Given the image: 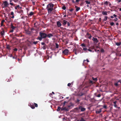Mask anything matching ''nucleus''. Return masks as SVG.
<instances>
[{
	"label": "nucleus",
	"mask_w": 121,
	"mask_h": 121,
	"mask_svg": "<svg viewBox=\"0 0 121 121\" xmlns=\"http://www.w3.org/2000/svg\"><path fill=\"white\" fill-rule=\"evenodd\" d=\"M39 36H38L37 39L40 41H41L43 39H45L47 37V34L44 33L40 32L39 33Z\"/></svg>",
	"instance_id": "1"
},
{
	"label": "nucleus",
	"mask_w": 121,
	"mask_h": 121,
	"mask_svg": "<svg viewBox=\"0 0 121 121\" xmlns=\"http://www.w3.org/2000/svg\"><path fill=\"white\" fill-rule=\"evenodd\" d=\"M54 4L52 3H50L48 4L47 6V9L48 10V12L49 13H50L53 10Z\"/></svg>",
	"instance_id": "2"
},
{
	"label": "nucleus",
	"mask_w": 121,
	"mask_h": 121,
	"mask_svg": "<svg viewBox=\"0 0 121 121\" xmlns=\"http://www.w3.org/2000/svg\"><path fill=\"white\" fill-rule=\"evenodd\" d=\"M30 106L32 109H34L35 107H37L38 106L37 104L34 103H30Z\"/></svg>",
	"instance_id": "3"
},
{
	"label": "nucleus",
	"mask_w": 121,
	"mask_h": 121,
	"mask_svg": "<svg viewBox=\"0 0 121 121\" xmlns=\"http://www.w3.org/2000/svg\"><path fill=\"white\" fill-rule=\"evenodd\" d=\"M2 5H4V6L3 8H4L7 7L9 5V4L7 1H5L3 2Z\"/></svg>",
	"instance_id": "4"
},
{
	"label": "nucleus",
	"mask_w": 121,
	"mask_h": 121,
	"mask_svg": "<svg viewBox=\"0 0 121 121\" xmlns=\"http://www.w3.org/2000/svg\"><path fill=\"white\" fill-rule=\"evenodd\" d=\"M69 52V51L68 49H65L63 51L62 53L65 55H67Z\"/></svg>",
	"instance_id": "5"
},
{
	"label": "nucleus",
	"mask_w": 121,
	"mask_h": 121,
	"mask_svg": "<svg viewBox=\"0 0 121 121\" xmlns=\"http://www.w3.org/2000/svg\"><path fill=\"white\" fill-rule=\"evenodd\" d=\"M86 37L87 38L90 39L92 37V36L90 34L87 33L86 35Z\"/></svg>",
	"instance_id": "6"
},
{
	"label": "nucleus",
	"mask_w": 121,
	"mask_h": 121,
	"mask_svg": "<svg viewBox=\"0 0 121 121\" xmlns=\"http://www.w3.org/2000/svg\"><path fill=\"white\" fill-rule=\"evenodd\" d=\"M79 109L80 110L81 112L84 111L86 110V109L82 106H80L79 107Z\"/></svg>",
	"instance_id": "7"
},
{
	"label": "nucleus",
	"mask_w": 121,
	"mask_h": 121,
	"mask_svg": "<svg viewBox=\"0 0 121 121\" xmlns=\"http://www.w3.org/2000/svg\"><path fill=\"white\" fill-rule=\"evenodd\" d=\"M67 22L68 21H67L65 20H64L62 21L61 23L63 25V26H65L67 24Z\"/></svg>",
	"instance_id": "8"
},
{
	"label": "nucleus",
	"mask_w": 121,
	"mask_h": 121,
	"mask_svg": "<svg viewBox=\"0 0 121 121\" xmlns=\"http://www.w3.org/2000/svg\"><path fill=\"white\" fill-rule=\"evenodd\" d=\"M92 40L94 41V42H95L96 43H97L99 41L97 38L93 37L92 38Z\"/></svg>",
	"instance_id": "9"
},
{
	"label": "nucleus",
	"mask_w": 121,
	"mask_h": 121,
	"mask_svg": "<svg viewBox=\"0 0 121 121\" xmlns=\"http://www.w3.org/2000/svg\"><path fill=\"white\" fill-rule=\"evenodd\" d=\"M57 25L58 27H59L61 26V24L59 21L57 22Z\"/></svg>",
	"instance_id": "10"
},
{
	"label": "nucleus",
	"mask_w": 121,
	"mask_h": 121,
	"mask_svg": "<svg viewBox=\"0 0 121 121\" xmlns=\"http://www.w3.org/2000/svg\"><path fill=\"white\" fill-rule=\"evenodd\" d=\"M53 36V35L51 33L48 34L47 35V37L49 38H50L51 37H52Z\"/></svg>",
	"instance_id": "11"
},
{
	"label": "nucleus",
	"mask_w": 121,
	"mask_h": 121,
	"mask_svg": "<svg viewBox=\"0 0 121 121\" xmlns=\"http://www.w3.org/2000/svg\"><path fill=\"white\" fill-rule=\"evenodd\" d=\"M77 50L78 49L75 48H74L73 50V51L74 52V53L75 55H77V53H78L77 52Z\"/></svg>",
	"instance_id": "12"
},
{
	"label": "nucleus",
	"mask_w": 121,
	"mask_h": 121,
	"mask_svg": "<svg viewBox=\"0 0 121 121\" xmlns=\"http://www.w3.org/2000/svg\"><path fill=\"white\" fill-rule=\"evenodd\" d=\"M6 48L8 49L9 51L11 50V48H10V46L9 45H6Z\"/></svg>",
	"instance_id": "13"
},
{
	"label": "nucleus",
	"mask_w": 121,
	"mask_h": 121,
	"mask_svg": "<svg viewBox=\"0 0 121 121\" xmlns=\"http://www.w3.org/2000/svg\"><path fill=\"white\" fill-rule=\"evenodd\" d=\"M11 27L12 29H14L16 28V27L13 26L12 23H11Z\"/></svg>",
	"instance_id": "14"
},
{
	"label": "nucleus",
	"mask_w": 121,
	"mask_h": 121,
	"mask_svg": "<svg viewBox=\"0 0 121 121\" xmlns=\"http://www.w3.org/2000/svg\"><path fill=\"white\" fill-rule=\"evenodd\" d=\"M75 7L76 8V12L78 11L80 9V8L77 7L76 6H75Z\"/></svg>",
	"instance_id": "15"
},
{
	"label": "nucleus",
	"mask_w": 121,
	"mask_h": 121,
	"mask_svg": "<svg viewBox=\"0 0 121 121\" xmlns=\"http://www.w3.org/2000/svg\"><path fill=\"white\" fill-rule=\"evenodd\" d=\"M102 13L103 15H105L106 16L107 15V12L106 11L103 12Z\"/></svg>",
	"instance_id": "16"
},
{
	"label": "nucleus",
	"mask_w": 121,
	"mask_h": 121,
	"mask_svg": "<svg viewBox=\"0 0 121 121\" xmlns=\"http://www.w3.org/2000/svg\"><path fill=\"white\" fill-rule=\"evenodd\" d=\"M2 29V31L0 32V34L2 36H3L4 35V32L3 29Z\"/></svg>",
	"instance_id": "17"
},
{
	"label": "nucleus",
	"mask_w": 121,
	"mask_h": 121,
	"mask_svg": "<svg viewBox=\"0 0 121 121\" xmlns=\"http://www.w3.org/2000/svg\"><path fill=\"white\" fill-rule=\"evenodd\" d=\"M101 111V109H100L98 111H96V114H99L100 113Z\"/></svg>",
	"instance_id": "18"
},
{
	"label": "nucleus",
	"mask_w": 121,
	"mask_h": 121,
	"mask_svg": "<svg viewBox=\"0 0 121 121\" xmlns=\"http://www.w3.org/2000/svg\"><path fill=\"white\" fill-rule=\"evenodd\" d=\"M116 45L117 46L120 45L121 44V42H117L115 43Z\"/></svg>",
	"instance_id": "19"
},
{
	"label": "nucleus",
	"mask_w": 121,
	"mask_h": 121,
	"mask_svg": "<svg viewBox=\"0 0 121 121\" xmlns=\"http://www.w3.org/2000/svg\"><path fill=\"white\" fill-rule=\"evenodd\" d=\"M13 0H9L10 3H9V4L12 6H13L14 4L13 3L11 2Z\"/></svg>",
	"instance_id": "20"
},
{
	"label": "nucleus",
	"mask_w": 121,
	"mask_h": 121,
	"mask_svg": "<svg viewBox=\"0 0 121 121\" xmlns=\"http://www.w3.org/2000/svg\"><path fill=\"white\" fill-rule=\"evenodd\" d=\"M64 110H65L66 111H69V108H67L66 107H64Z\"/></svg>",
	"instance_id": "21"
},
{
	"label": "nucleus",
	"mask_w": 121,
	"mask_h": 121,
	"mask_svg": "<svg viewBox=\"0 0 121 121\" xmlns=\"http://www.w3.org/2000/svg\"><path fill=\"white\" fill-rule=\"evenodd\" d=\"M5 21L4 20H2L0 24V25L1 26H3V23Z\"/></svg>",
	"instance_id": "22"
},
{
	"label": "nucleus",
	"mask_w": 121,
	"mask_h": 121,
	"mask_svg": "<svg viewBox=\"0 0 121 121\" xmlns=\"http://www.w3.org/2000/svg\"><path fill=\"white\" fill-rule=\"evenodd\" d=\"M83 95L84 94L83 93H81L78 94V95L79 96H81Z\"/></svg>",
	"instance_id": "23"
},
{
	"label": "nucleus",
	"mask_w": 121,
	"mask_h": 121,
	"mask_svg": "<svg viewBox=\"0 0 121 121\" xmlns=\"http://www.w3.org/2000/svg\"><path fill=\"white\" fill-rule=\"evenodd\" d=\"M34 13H33L32 12H30L29 14V15L30 16H31L34 14Z\"/></svg>",
	"instance_id": "24"
},
{
	"label": "nucleus",
	"mask_w": 121,
	"mask_h": 121,
	"mask_svg": "<svg viewBox=\"0 0 121 121\" xmlns=\"http://www.w3.org/2000/svg\"><path fill=\"white\" fill-rule=\"evenodd\" d=\"M108 19V17L106 16H105L104 17V18L103 20L104 21H106Z\"/></svg>",
	"instance_id": "25"
},
{
	"label": "nucleus",
	"mask_w": 121,
	"mask_h": 121,
	"mask_svg": "<svg viewBox=\"0 0 121 121\" xmlns=\"http://www.w3.org/2000/svg\"><path fill=\"white\" fill-rule=\"evenodd\" d=\"M85 2L86 3L88 4H90L91 2L90 1H89L88 0H86L85 1Z\"/></svg>",
	"instance_id": "26"
},
{
	"label": "nucleus",
	"mask_w": 121,
	"mask_h": 121,
	"mask_svg": "<svg viewBox=\"0 0 121 121\" xmlns=\"http://www.w3.org/2000/svg\"><path fill=\"white\" fill-rule=\"evenodd\" d=\"M80 101V100L79 99H77L75 101V102L77 103H78Z\"/></svg>",
	"instance_id": "27"
},
{
	"label": "nucleus",
	"mask_w": 121,
	"mask_h": 121,
	"mask_svg": "<svg viewBox=\"0 0 121 121\" xmlns=\"http://www.w3.org/2000/svg\"><path fill=\"white\" fill-rule=\"evenodd\" d=\"M92 79L93 80L95 81H96L97 80V78H94L93 77H92Z\"/></svg>",
	"instance_id": "28"
},
{
	"label": "nucleus",
	"mask_w": 121,
	"mask_h": 121,
	"mask_svg": "<svg viewBox=\"0 0 121 121\" xmlns=\"http://www.w3.org/2000/svg\"><path fill=\"white\" fill-rule=\"evenodd\" d=\"M60 109L61 108L60 107H58V108L56 110L57 111H59L60 110Z\"/></svg>",
	"instance_id": "29"
},
{
	"label": "nucleus",
	"mask_w": 121,
	"mask_h": 121,
	"mask_svg": "<svg viewBox=\"0 0 121 121\" xmlns=\"http://www.w3.org/2000/svg\"><path fill=\"white\" fill-rule=\"evenodd\" d=\"M79 121H86L82 117L81 118V120H79Z\"/></svg>",
	"instance_id": "30"
},
{
	"label": "nucleus",
	"mask_w": 121,
	"mask_h": 121,
	"mask_svg": "<svg viewBox=\"0 0 121 121\" xmlns=\"http://www.w3.org/2000/svg\"><path fill=\"white\" fill-rule=\"evenodd\" d=\"M67 26H70V22H68V21L67 23Z\"/></svg>",
	"instance_id": "31"
},
{
	"label": "nucleus",
	"mask_w": 121,
	"mask_h": 121,
	"mask_svg": "<svg viewBox=\"0 0 121 121\" xmlns=\"http://www.w3.org/2000/svg\"><path fill=\"white\" fill-rule=\"evenodd\" d=\"M19 7V5H16L15 7V9H17V8L18 7Z\"/></svg>",
	"instance_id": "32"
},
{
	"label": "nucleus",
	"mask_w": 121,
	"mask_h": 121,
	"mask_svg": "<svg viewBox=\"0 0 121 121\" xmlns=\"http://www.w3.org/2000/svg\"><path fill=\"white\" fill-rule=\"evenodd\" d=\"M104 4L107 5L108 4V2L107 1L105 2L104 3Z\"/></svg>",
	"instance_id": "33"
},
{
	"label": "nucleus",
	"mask_w": 121,
	"mask_h": 121,
	"mask_svg": "<svg viewBox=\"0 0 121 121\" xmlns=\"http://www.w3.org/2000/svg\"><path fill=\"white\" fill-rule=\"evenodd\" d=\"M88 50L90 52H93L94 51L93 50H92V49H88Z\"/></svg>",
	"instance_id": "34"
},
{
	"label": "nucleus",
	"mask_w": 121,
	"mask_h": 121,
	"mask_svg": "<svg viewBox=\"0 0 121 121\" xmlns=\"http://www.w3.org/2000/svg\"><path fill=\"white\" fill-rule=\"evenodd\" d=\"M56 48H59V45L57 43H56Z\"/></svg>",
	"instance_id": "35"
},
{
	"label": "nucleus",
	"mask_w": 121,
	"mask_h": 121,
	"mask_svg": "<svg viewBox=\"0 0 121 121\" xmlns=\"http://www.w3.org/2000/svg\"><path fill=\"white\" fill-rule=\"evenodd\" d=\"M110 25L111 26H113L114 25V23L113 22H111L110 23Z\"/></svg>",
	"instance_id": "36"
},
{
	"label": "nucleus",
	"mask_w": 121,
	"mask_h": 121,
	"mask_svg": "<svg viewBox=\"0 0 121 121\" xmlns=\"http://www.w3.org/2000/svg\"><path fill=\"white\" fill-rule=\"evenodd\" d=\"M81 46H83V47H86V46H85V44H84L83 43L82 44H81Z\"/></svg>",
	"instance_id": "37"
},
{
	"label": "nucleus",
	"mask_w": 121,
	"mask_h": 121,
	"mask_svg": "<svg viewBox=\"0 0 121 121\" xmlns=\"http://www.w3.org/2000/svg\"><path fill=\"white\" fill-rule=\"evenodd\" d=\"M114 85H115L116 86H117L118 85V82L115 83L114 84Z\"/></svg>",
	"instance_id": "38"
},
{
	"label": "nucleus",
	"mask_w": 121,
	"mask_h": 121,
	"mask_svg": "<svg viewBox=\"0 0 121 121\" xmlns=\"http://www.w3.org/2000/svg\"><path fill=\"white\" fill-rule=\"evenodd\" d=\"M103 108H105V109H106L107 108V106L105 105H104L103 106Z\"/></svg>",
	"instance_id": "39"
},
{
	"label": "nucleus",
	"mask_w": 121,
	"mask_h": 121,
	"mask_svg": "<svg viewBox=\"0 0 121 121\" xmlns=\"http://www.w3.org/2000/svg\"><path fill=\"white\" fill-rule=\"evenodd\" d=\"M42 48L43 49L45 50L46 49V46H43Z\"/></svg>",
	"instance_id": "40"
},
{
	"label": "nucleus",
	"mask_w": 121,
	"mask_h": 121,
	"mask_svg": "<svg viewBox=\"0 0 121 121\" xmlns=\"http://www.w3.org/2000/svg\"><path fill=\"white\" fill-rule=\"evenodd\" d=\"M66 8V7L65 6H63L62 7V9L64 10Z\"/></svg>",
	"instance_id": "41"
},
{
	"label": "nucleus",
	"mask_w": 121,
	"mask_h": 121,
	"mask_svg": "<svg viewBox=\"0 0 121 121\" xmlns=\"http://www.w3.org/2000/svg\"><path fill=\"white\" fill-rule=\"evenodd\" d=\"M38 42V41H34L33 42V43L35 44H36Z\"/></svg>",
	"instance_id": "42"
},
{
	"label": "nucleus",
	"mask_w": 121,
	"mask_h": 121,
	"mask_svg": "<svg viewBox=\"0 0 121 121\" xmlns=\"http://www.w3.org/2000/svg\"><path fill=\"white\" fill-rule=\"evenodd\" d=\"M83 49L84 51H86V50H87V48H83Z\"/></svg>",
	"instance_id": "43"
},
{
	"label": "nucleus",
	"mask_w": 121,
	"mask_h": 121,
	"mask_svg": "<svg viewBox=\"0 0 121 121\" xmlns=\"http://www.w3.org/2000/svg\"><path fill=\"white\" fill-rule=\"evenodd\" d=\"M101 95L100 94H99L97 95H96L97 97H99L101 96Z\"/></svg>",
	"instance_id": "44"
},
{
	"label": "nucleus",
	"mask_w": 121,
	"mask_h": 121,
	"mask_svg": "<svg viewBox=\"0 0 121 121\" xmlns=\"http://www.w3.org/2000/svg\"><path fill=\"white\" fill-rule=\"evenodd\" d=\"M101 51V52H104V50L102 48Z\"/></svg>",
	"instance_id": "45"
},
{
	"label": "nucleus",
	"mask_w": 121,
	"mask_h": 121,
	"mask_svg": "<svg viewBox=\"0 0 121 121\" xmlns=\"http://www.w3.org/2000/svg\"><path fill=\"white\" fill-rule=\"evenodd\" d=\"M67 102L66 101H65L63 103V106H64L65 105V103H67Z\"/></svg>",
	"instance_id": "46"
},
{
	"label": "nucleus",
	"mask_w": 121,
	"mask_h": 121,
	"mask_svg": "<svg viewBox=\"0 0 121 121\" xmlns=\"http://www.w3.org/2000/svg\"><path fill=\"white\" fill-rule=\"evenodd\" d=\"M71 85V84L70 83H69L67 84V86H70Z\"/></svg>",
	"instance_id": "47"
},
{
	"label": "nucleus",
	"mask_w": 121,
	"mask_h": 121,
	"mask_svg": "<svg viewBox=\"0 0 121 121\" xmlns=\"http://www.w3.org/2000/svg\"><path fill=\"white\" fill-rule=\"evenodd\" d=\"M13 50L14 51H16L17 50V48H15L13 49Z\"/></svg>",
	"instance_id": "48"
},
{
	"label": "nucleus",
	"mask_w": 121,
	"mask_h": 121,
	"mask_svg": "<svg viewBox=\"0 0 121 121\" xmlns=\"http://www.w3.org/2000/svg\"><path fill=\"white\" fill-rule=\"evenodd\" d=\"M32 3L33 4V5H35V2H34L33 1H32Z\"/></svg>",
	"instance_id": "49"
},
{
	"label": "nucleus",
	"mask_w": 121,
	"mask_h": 121,
	"mask_svg": "<svg viewBox=\"0 0 121 121\" xmlns=\"http://www.w3.org/2000/svg\"><path fill=\"white\" fill-rule=\"evenodd\" d=\"M11 14L12 15H13L14 13L13 12H11Z\"/></svg>",
	"instance_id": "50"
},
{
	"label": "nucleus",
	"mask_w": 121,
	"mask_h": 121,
	"mask_svg": "<svg viewBox=\"0 0 121 121\" xmlns=\"http://www.w3.org/2000/svg\"><path fill=\"white\" fill-rule=\"evenodd\" d=\"M61 110L63 111L64 110V107H62L61 108Z\"/></svg>",
	"instance_id": "51"
},
{
	"label": "nucleus",
	"mask_w": 121,
	"mask_h": 121,
	"mask_svg": "<svg viewBox=\"0 0 121 121\" xmlns=\"http://www.w3.org/2000/svg\"><path fill=\"white\" fill-rule=\"evenodd\" d=\"M13 1L15 2H17L18 1V0H13Z\"/></svg>",
	"instance_id": "52"
},
{
	"label": "nucleus",
	"mask_w": 121,
	"mask_h": 121,
	"mask_svg": "<svg viewBox=\"0 0 121 121\" xmlns=\"http://www.w3.org/2000/svg\"><path fill=\"white\" fill-rule=\"evenodd\" d=\"M75 109L76 110H79V107L78 108H75Z\"/></svg>",
	"instance_id": "53"
},
{
	"label": "nucleus",
	"mask_w": 121,
	"mask_h": 121,
	"mask_svg": "<svg viewBox=\"0 0 121 121\" xmlns=\"http://www.w3.org/2000/svg\"><path fill=\"white\" fill-rule=\"evenodd\" d=\"M117 82H118H118H120L121 83V81L120 80H119L117 81Z\"/></svg>",
	"instance_id": "54"
},
{
	"label": "nucleus",
	"mask_w": 121,
	"mask_h": 121,
	"mask_svg": "<svg viewBox=\"0 0 121 121\" xmlns=\"http://www.w3.org/2000/svg\"><path fill=\"white\" fill-rule=\"evenodd\" d=\"M41 44L42 45H44L45 44V43L44 42H42L41 43Z\"/></svg>",
	"instance_id": "55"
},
{
	"label": "nucleus",
	"mask_w": 121,
	"mask_h": 121,
	"mask_svg": "<svg viewBox=\"0 0 121 121\" xmlns=\"http://www.w3.org/2000/svg\"><path fill=\"white\" fill-rule=\"evenodd\" d=\"M86 60H83V62L85 64H86Z\"/></svg>",
	"instance_id": "56"
},
{
	"label": "nucleus",
	"mask_w": 121,
	"mask_h": 121,
	"mask_svg": "<svg viewBox=\"0 0 121 121\" xmlns=\"http://www.w3.org/2000/svg\"><path fill=\"white\" fill-rule=\"evenodd\" d=\"M95 51L97 52H99V50H97L96 49H95Z\"/></svg>",
	"instance_id": "57"
},
{
	"label": "nucleus",
	"mask_w": 121,
	"mask_h": 121,
	"mask_svg": "<svg viewBox=\"0 0 121 121\" xmlns=\"http://www.w3.org/2000/svg\"><path fill=\"white\" fill-rule=\"evenodd\" d=\"M118 20V19L117 18H115L114 19V20L115 21H117V20Z\"/></svg>",
	"instance_id": "58"
},
{
	"label": "nucleus",
	"mask_w": 121,
	"mask_h": 121,
	"mask_svg": "<svg viewBox=\"0 0 121 121\" xmlns=\"http://www.w3.org/2000/svg\"><path fill=\"white\" fill-rule=\"evenodd\" d=\"M116 102H117V101H115L113 102V103H114V104H116Z\"/></svg>",
	"instance_id": "59"
},
{
	"label": "nucleus",
	"mask_w": 121,
	"mask_h": 121,
	"mask_svg": "<svg viewBox=\"0 0 121 121\" xmlns=\"http://www.w3.org/2000/svg\"><path fill=\"white\" fill-rule=\"evenodd\" d=\"M13 29H12L10 31V32H13Z\"/></svg>",
	"instance_id": "60"
},
{
	"label": "nucleus",
	"mask_w": 121,
	"mask_h": 121,
	"mask_svg": "<svg viewBox=\"0 0 121 121\" xmlns=\"http://www.w3.org/2000/svg\"><path fill=\"white\" fill-rule=\"evenodd\" d=\"M73 10V9L72 8L71 9H69V10L70 11H72Z\"/></svg>",
	"instance_id": "61"
},
{
	"label": "nucleus",
	"mask_w": 121,
	"mask_h": 121,
	"mask_svg": "<svg viewBox=\"0 0 121 121\" xmlns=\"http://www.w3.org/2000/svg\"><path fill=\"white\" fill-rule=\"evenodd\" d=\"M113 16L115 17H117V16L115 14H114L113 15Z\"/></svg>",
	"instance_id": "62"
},
{
	"label": "nucleus",
	"mask_w": 121,
	"mask_h": 121,
	"mask_svg": "<svg viewBox=\"0 0 121 121\" xmlns=\"http://www.w3.org/2000/svg\"><path fill=\"white\" fill-rule=\"evenodd\" d=\"M17 57L15 56H14L13 57V59H16Z\"/></svg>",
	"instance_id": "63"
},
{
	"label": "nucleus",
	"mask_w": 121,
	"mask_h": 121,
	"mask_svg": "<svg viewBox=\"0 0 121 121\" xmlns=\"http://www.w3.org/2000/svg\"><path fill=\"white\" fill-rule=\"evenodd\" d=\"M87 62H89V61L88 60V59H87L86 60Z\"/></svg>",
	"instance_id": "64"
}]
</instances>
